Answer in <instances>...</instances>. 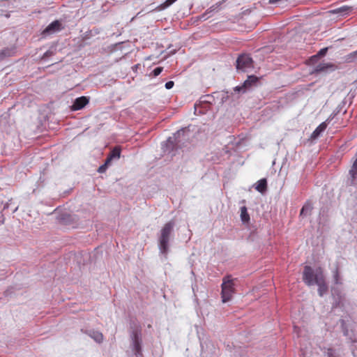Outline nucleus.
Returning a JSON list of instances; mask_svg holds the SVG:
<instances>
[{
  "instance_id": "1",
  "label": "nucleus",
  "mask_w": 357,
  "mask_h": 357,
  "mask_svg": "<svg viewBox=\"0 0 357 357\" xmlns=\"http://www.w3.org/2000/svg\"><path fill=\"white\" fill-rule=\"evenodd\" d=\"M173 227L174 222L172 221H169L167 222L161 229L159 239V247L160 252L164 255H166L168 251V243Z\"/></svg>"
},
{
  "instance_id": "2",
  "label": "nucleus",
  "mask_w": 357,
  "mask_h": 357,
  "mask_svg": "<svg viewBox=\"0 0 357 357\" xmlns=\"http://www.w3.org/2000/svg\"><path fill=\"white\" fill-rule=\"evenodd\" d=\"M221 287L222 301L226 303L231 299L235 291L234 280L231 276H226L223 278Z\"/></svg>"
},
{
  "instance_id": "3",
  "label": "nucleus",
  "mask_w": 357,
  "mask_h": 357,
  "mask_svg": "<svg viewBox=\"0 0 357 357\" xmlns=\"http://www.w3.org/2000/svg\"><path fill=\"white\" fill-rule=\"evenodd\" d=\"M319 275H324L321 267L317 268L314 273L311 266H305L303 273V280L308 286L313 285L316 283V279Z\"/></svg>"
},
{
  "instance_id": "4",
  "label": "nucleus",
  "mask_w": 357,
  "mask_h": 357,
  "mask_svg": "<svg viewBox=\"0 0 357 357\" xmlns=\"http://www.w3.org/2000/svg\"><path fill=\"white\" fill-rule=\"evenodd\" d=\"M237 69L243 72L253 68L252 59L248 54H242L239 56L236 60Z\"/></svg>"
},
{
  "instance_id": "5",
  "label": "nucleus",
  "mask_w": 357,
  "mask_h": 357,
  "mask_svg": "<svg viewBox=\"0 0 357 357\" xmlns=\"http://www.w3.org/2000/svg\"><path fill=\"white\" fill-rule=\"evenodd\" d=\"M141 329L140 328L133 331L131 335L133 351L136 355H142L141 347Z\"/></svg>"
},
{
  "instance_id": "6",
  "label": "nucleus",
  "mask_w": 357,
  "mask_h": 357,
  "mask_svg": "<svg viewBox=\"0 0 357 357\" xmlns=\"http://www.w3.org/2000/svg\"><path fill=\"white\" fill-rule=\"evenodd\" d=\"M259 79L255 75H249L248 79L243 82L241 86L235 87L234 90L238 92H245L247 89L251 88L253 85L256 84Z\"/></svg>"
},
{
  "instance_id": "7",
  "label": "nucleus",
  "mask_w": 357,
  "mask_h": 357,
  "mask_svg": "<svg viewBox=\"0 0 357 357\" xmlns=\"http://www.w3.org/2000/svg\"><path fill=\"white\" fill-rule=\"evenodd\" d=\"M89 102V98L86 96H81L76 98L70 109L72 111H77L83 109Z\"/></svg>"
},
{
  "instance_id": "8",
  "label": "nucleus",
  "mask_w": 357,
  "mask_h": 357,
  "mask_svg": "<svg viewBox=\"0 0 357 357\" xmlns=\"http://www.w3.org/2000/svg\"><path fill=\"white\" fill-rule=\"evenodd\" d=\"M62 29V24L59 20H55L50 23L42 32L43 36L52 34L57 32Z\"/></svg>"
},
{
  "instance_id": "9",
  "label": "nucleus",
  "mask_w": 357,
  "mask_h": 357,
  "mask_svg": "<svg viewBox=\"0 0 357 357\" xmlns=\"http://www.w3.org/2000/svg\"><path fill=\"white\" fill-rule=\"evenodd\" d=\"M318 287V293L320 296H323V295L328 291V286L325 282V278L324 275H319L316 279V283Z\"/></svg>"
},
{
  "instance_id": "10",
  "label": "nucleus",
  "mask_w": 357,
  "mask_h": 357,
  "mask_svg": "<svg viewBox=\"0 0 357 357\" xmlns=\"http://www.w3.org/2000/svg\"><path fill=\"white\" fill-rule=\"evenodd\" d=\"M121 155V149L119 146L114 147L106 158L107 163H111L113 159H118Z\"/></svg>"
},
{
  "instance_id": "11",
  "label": "nucleus",
  "mask_w": 357,
  "mask_h": 357,
  "mask_svg": "<svg viewBox=\"0 0 357 357\" xmlns=\"http://www.w3.org/2000/svg\"><path fill=\"white\" fill-rule=\"evenodd\" d=\"M327 123L323 122L321 123L312 133L311 138L316 139L326 129Z\"/></svg>"
},
{
  "instance_id": "12",
  "label": "nucleus",
  "mask_w": 357,
  "mask_h": 357,
  "mask_svg": "<svg viewBox=\"0 0 357 357\" xmlns=\"http://www.w3.org/2000/svg\"><path fill=\"white\" fill-rule=\"evenodd\" d=\"M328 69L334 70L335 65L333 63H321L316 66L315 71L317 73H321V72L326 71Z\"/></svg>"
},
{
  "instance_id": "13",
  "label": "nucleus",
  "mask_w": 357,
  "mask_h": 357,
  "mask_svg": "<svg viewBox=\"0 0 357 357\" xmlns=\"http://www.w3.org/2000/svg\"><path fill=\"white\" fill-rule=\"evenodd\" d=\"M255 189L261 192L264 193L267 190V181L266 178H262L258 181L256 184Z\"/></svg>"
},
{
  "instance_id": "14",
  "label": "nucleus",
  "mask_w": 357,
  "mask_h": 357,
  "mask_svg": "<svg viewBox=\"0 0 357 357\" xmlns=\"http://www.w3.org/2000/svg\"><path fill=\"white\" fill-rule=\"evenodd\" d=\"M241 219L242 222L245 223H247L250 221V215L245 206H242L241 208Z\"/></svg>"
},
{
  "instance_id": "15",
  "label": "nucleus",
  "mask_w": 357,
  "mask_h": 357,
  "mask_svg": "<svg viewBox=\"0 0 357 357\" xmlns=\"http://www.w3.org/2000/svg\"><path fill=\"white\" fill-rule=\"evenodd\" d=\"M90 336L93 338L96 342L100 343L103 341V335L98 331H93L91 333Z\"/></svg>"
},
{
  "instance_id": "16",
  "label": "nucleus",
  "mask_w": 357,
  "mask_h": 357,
  "mask_svg": "<svg viewBox=\"0 0 357 357\" xmlns=\"http://www.w3.org/2000/svg\"><path fill=\"white\" fill-rule=\"evenodd\" d=\"M349 174L351 176L352 181H354L357 175V157L349 171Z\"/></svg>"
},
{
  "instance_id": "17",
  "label": "nucleus",
  "mask_w": 357,
  "mask_h": 357,
  "mask_svg": "<svg viewBox=\"0 0 357 357\" xmlns=\"http://www.w3.org/2000/svg\"><path fill=\"white\" fill-rule=\"evenodd\" d=\"M333 279L335 284L340 283V276L338 271V268H336L333 273Z\"/></svg>"
},
{
  "instance_id": "18",
  "label": "nucleus",
  "mask_w": 357,
  "mask_h": 357,
  "mask_svg": "<svg viewBox=\"0 0 357 357\" xmlns=\"http://www.w3.org/2000/svg\"><path fill=\"white\" fill-rule=\"evenodd\" d=\"M109 164H110V163H107V160H105V163H104L102 165H101V166H100V167H99V168H98V172L99 173H103V172H105V170H106V169H107V166H108Z\"/></svg>"
},
{
  "instance_id": "19",
  "label": "nucleus",
  "mask_w": 357,
  "mask_h": 357,
  "mask_svg": "<svg viewBox=\"0 0 357 357\" xmlns=\"http://www.w3.org/2000/svg\"><path fill=\"white\" fill-rule=\"evenodd\" d=\"M162 70H163L162 67H157L153 70L152 74L154 77H157L162 72Z\"/></svg>"
},
{
  "instance_id": "20",
  "label": "nucleus",
  "mask_w": 357,
  "mask_h": 357,
  "mask_svg": "<svg viewBox=\"0 0 357 357\" xmlns=\"http://www.w3.org/2000/svg\"><path fill=\"white\" fill-rule=\"evenodd\" d=\"M11 54H10V50L8 49L3 50L0 52V58H3L5 56H10Z\"/></svg>"
},
{
  "instance_id": "21",
  "label": "nucleus",
  "mask_w": 357,
  "mask_h": 357,
  "mask_svg": "<svg viewBox=\"0 0 357 357\" xmlns=\"http://www.w3.org/2000/svg\"><path fill=\"white\" fill-rule=\"evenodd\" d=\"M177 0H166L162 4V8H167L170 6L172 4H173L174 2H176Z\"/></svg>"
},
{
  "instance_id": "22",
  "label": "nucleus",
  "mask_w": 357,
  "mask_h": 357,
  "mask_svg": "<svg viewBox=\"0 0 357 357\" xmlns=\"http://www.w3.org/2000/svg\"><path fill=\"white\" fill-rule=\"evenodd\" d=\"M326 354H327V356L328 357H337L335 354H334V349L333 348H328L326 349Z\"/></svg>"
},
{
  "instance_id": "23",
  "label": "nucleus",
  "mask_w": 357,
  "mask_h": 357,
  "mask_svg": "<svg viewBox=\"0 0 357 357\" xmlns=\"http://www.w3.org/2000/svg\"><path fill=\"white\" fill-rule=\"evenodd\" d=\"M327 51H328V48L327 47L323 48V49L319 50V52H318L317 55L320 56H324L326 54Z\"/></svg>"
},
{
  "instance_id": "24",
  "label": "nucleus",
  "mask_w": 357,
  "mask_h": 357,
  "mask_svg": "<svg viewBox=\"0 0 357 357\" xmlns=\"http://www.w3.org/2000/svg\"><path fill=\"white\" fill-rule=\"evenodd\" d=\"M174 85V82L173 81H169L165 84V88L167 89H171Z\"/></svg>"
},
{
  "instance_id": "25",
  "label": "nucleus",
  "mask_w": 357,
  "mask_h": 357,
  "mask_svg": "<svg viewBox=\"0 0 357 357\" xmlns=\"http://www.w3.org/2000/svg\"><path fill=\"white\" fill-rule=\"evenodd\" d=\"M185 132V130L184 129H181L180 130H178L175 134H174V137L176 139H177L178 137H179L181 135H183V133Z\"/></svg>"
},
{
  "instance_id": "26",
  "label": "nucleus",
  "mask_w": 357,
  "mask_h": 357,
  "mask_svg": "<svg viewBox=\"0 0 357 357\" xmlns=\"http://www.w3.org/2000/svg\"><path fill=\"white\" fill-rule=\"evenodd\" d=\"M306 209L305 206H303L301 211V215H302L304 212V211Z\"/></svg>"
}]
</instances>
